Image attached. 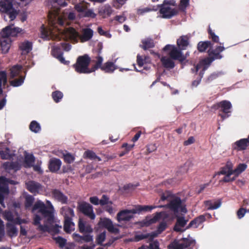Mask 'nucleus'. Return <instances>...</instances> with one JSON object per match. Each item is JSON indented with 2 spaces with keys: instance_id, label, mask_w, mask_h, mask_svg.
I'll list each match as a JSON object with an SVG mask.
<instances>
[{
  "instance_id": "nucleus-53",
  "label": "nucleus",
  "mask_w": 249,
  "mask_h": 249,
  "mask_svg": "<svg viewBox=\"0 0 249 249\" xmlns=\"http://www.w3.org/2000/svg\"><path fill=\"white\" fill-rule=\"evenodd\" d=\"M24 78L21 76L18 79H16L10 81V85L13 87H18L21 86L24 82Z\"/></svg>"
},
{
  "instance_id": "nucleus-12",
  "label": "nucleus",
  "mask_w": 249,
  "mask_h": 249,
  "mask_svg": "<svg viewBox=\"0 0 249 249\" xmlns=\"http://www.w3.org/2000/svg\"><path fill=\"white\" fill-rule=\"evenodd\" d=\"M89 3L86 2H82L75 5V8L79 12H82L83 16L85 17L94 18L96 14L93 10L89 9Z\"/></svg>"
},
{
  "instance_id": "nucleus-42",
  "label": "nucleus",
  "mask_w": 249,
  "mask_h": 249,
  "mask_svg": "<svg viewBox=\"0 0 249 249\" xmlns=\"http://www.w3.org/2000/svg\"><path fill=\"white\" fill-rule=\"evenodd\" d=\"M35 160V157L32 154L26 155L24 159L25 167H30L32 166Z\"/></svg>"
},
{
  "instance_id": "nucleus-64",
  "label": "nucleus",
  "mask_w": 249,
  "mask_h": 249,
  "mask_svg": "<svg viewBox=\"0 0 249 249\" xmlns=\"http://www.w3.org/2000/svg\"><path fill=\"white\" fill-rule=\"evenodd\" d=\"M147 247L148 249H160L159 247V243L157 240L150 243Z\"/></svg>"
},
{
  "instance_id": "nucleus-39",
  "label": "nucleus",
  "mask_w": 249,
  "mask_h": 249,
  "mask_svg": "<svg viewBox=\"0 0 249 249\" xmlns=\"http://www.w3.org/2000/svg\"><path fill=\"white\" fill-rule=\"evenodd\" d=\"M84 158L91 160H97L98 161L101 160V159L97 156L93 151L91 150L86 151L84 154Z\"/></svg>"
},
{
  "instance_id": "nucleus-48",
  "label": "nucleus",
  "mask_w": 249,
  "mask_h": 249,
  "mask_svg": "<svg viewBox=\"0 0 249 249\" xmlns=\"http://www.w3.org/2000/svg\"><path fill=\"white\" fill-rule=\"evenodd\" d=\"M10 149L6 148L5 151H0V157L3 160H10L12 158V155L10 154Z\"/></svg>"
},
{
  "instance_id": "nucleus-49",
  "label": "nucleus",
  "mask_w": 249,
  "mask_h": 249,
  "mask_svg": "<svg viewBox=\"0 0 249 249\" xmlns=\"http://www.w3.org/2000/svg\"><path fill=\"white\" fill-rule=\"evenodd\" d=\"M63 159L65 162L71 164L74 161L75 157L71 153H67L66 154H63Z\"/></svg>"
},
{
  "instance_id": "nucleus-5",
  "label": "nucleus",
  "mask_w": 249,
  "mask_h": 249,
  "mask_svg": "<svg viewBox=\"0 0 249 249\" xmlns=\"http://www.w3.org/2000/svg\"><path fill=\"white\" fill-rule=\"evenodd\" d=\"M63 31L65 34V37L74 42H77L78 38L81 42L88 41L92 38L93 34V31L88 28L83 29L81 35L72 27L65 28Z\"/></svg>"
},
{
  "instance_id": "nucleus-30",
  "label": "nucleus",
  "mask_w": 249,
  "mask_h": 249,
  "mask_svg": "<svg viewBox=\"0 0 249 249\" xmlns=\"http://www.w3.org/2000/svg\"><path fill=\"white\" fill-rule=\"evenodd\" d=\"M112 11L113 10L110 6L105 5L99 9V14L103 18H106L109 17L112 14Z\"/></svg>"
},
{
  "instance_id": "nucleus-2",
  "label": "nucleus",
  "mask_w": 249,
  "mask_h": 249,
  "mask_svg": "<svg viewBox=\"0 0 249 249\" xmlns=\"http://www.w3.org/2000/svg\"><path fill=\"white\" fill-rule=\"evenodd\" d=\"M13 26L11 23L3 29L0 32V44L3 53H7L10 48L11 40L9 36H15L22 31L21 28L14 27Z\"/></svg>"
},
{
  "instance_id": "nucleus-38",
  "label": "nucleus",
  "mask_w": 249,
  "mask_h": 249,
  "mask_svg": "<svg viewBox=\"0 0 249 249\" xmlns=\"http://www.w3.org/2000/svg\"><path fill=\"white\" fill-rule=\"evenodd\" d=\"M142 42V45H141L140 47L145 50L153 48L154 46L153 40L149 38L143 39Z\"/></svg>"
},
{
  "instance_id": "nucleus-50",
  "label": "nucleus",
  "mask_w": 249,
  "mask_h": 249,
  "mask_svg": "<svg viewBox=\"0 0 249 249\" xmlns=\"http://www.w3.org/2000/svg\"><path fill=\"white\" fill-rule=\"evenodd\" d=\"M108 204H112V202L109 200V198L107 196L103 195L100 199L99 204L102 206H104Z\"/></svg>"
},
{
  "instance_id": "nucleus-55",
  "label": "nucleus",
  "mask_w": 249,
  "mask_h": 249,
  "mask_svg": "<svg viewBox=\"0 0 249 249\" xmlns=\"http://www.w3.org/2000/svg\"><path fill=\"white\" fill-rule=\"evenodd\" d=\"M149 233H146V234H136L134 236V239L131 240V241H134V242H139L142 240L146 239L149 238Z\"/></svg>"
},
{
  "instance_id": "nucleus-57",
  "label": "nucleus",
  "mask_w": 249,
  "mask_h": 249,
  "mask_svg": "<svg viewBox=\"0 0 249 249\" xmlns=\"http://www.w3.org/2000/svg\"><path fill=\"white\" fill-rule=\"evenodd\" d=\"M91 59L90 57L87 54L82 56H79L76 62H90Z\"/></svg>"
},
{
  "instance_id": "nucleus-16",
  "label": "nucleus",
  "mask_w": 249,
  "mask_h": 249,
  "mask_svg": "<svg viewBox=\"0 0 249 249\" xmlns=\"http://www.w3.org/2000/svg\"><path fill=\"white\" fill-rule=\"evenodd\" d=\"M149 64V63H133L131 65L130 68H126L123 69L126 71L134 70L137 71L145 73L146 71H149L150 69V67L148 66Z\"/></svg>"
},
{
  "instance_id": "nucleus-28",
  "label": "nucleus",
  "mask_w": 249,
  "mask_h": 249,
  "mask_svg": "<svg viewBox=\"0 0 249 249\" xmlns=\"http://www.w3.org/2000/svg\"><path fill=\"white\" fill-rule=\"evenodd\" d=\"M157 208V206H148V205H138L135 206L134 208V212L136 213H140L142 212H150L153 209Z\"/></svg>"
},
{
  "instance_id": "nucleus-44",
  "label": "nucleus",
  "mask_w": 249,
  "mask_h": 249,
  "mask_svg": "<svg viewBox=\"0 0 249 249\" xmlns=\"http://www.w3.org/2000/svg\"><path fill=\"white\" fill-rule=\"evenodd\" d=\"M29 128L32 131L35 133L38 132L41 129L40 124L36 121H33L31 122Z\"/></svg>"
},
{
  "instance_id": "nucleus-35",
  "label": "nucleus",
  "mask_w": 249,
  "mask_h": 249,
  "mask_svg": "<svg viewBox=\"0 0 249 249\" xmlns=\"http://www.w3.org/2000/svg\"><path fill=\"white\" fill-rule=\"evenodd\" d=\"M19 48L22 51V54H27L32 50V44L29 41L22 42L19 45Z\"/></svg>"
},
{
  "instance_id": "nucleus-10",
  "label": "nucleus",
  "mask_w": 249,
  "mask_h": 249,
  "mask_svg": "<svg viewBox=\"0 0 249 249\" xmlns=\"http://www.w3.org/2000/svg\"><path fill=\"white\" fill-rule=\"evenodd\" d=\"M211 63H197L194 65V68L191 69L193 73H197L199 70V75L196 80H194L191 84L192 88L197 87L200 83L205 71L209 67Z\"/></svg>"
},
{
  "instance_id": "nucleus-63",
  "label": "nucleus",
  "mask_w": 249,
  "mask_h": 249,
  "mask_svg": "<svg viewBox=\"0 0 249 249\" xmlns=\"http://www.w3.org/2000/svg\"><path fill=\"white\" fill-rule=\"evenodd\" d=\"M167 227V224L164 222H162L160 223L158 227L157 231L158 233H161L162 231L165 230Z\"/></svg>"
},
{
  "instance_id": "nucleus-25",
  "label": "nucleus",
  "mask_w": 249,
  "mask_h": 249,
  "mask_svg": "<svg viewBox=\"0 0 249 249\" xmlns=\"http://www.w3.org/2000/svg\"><path fill=\"white\" fill-rule=\"evenodd\" d=\"M3 166L5 170L17 171L20 169L21 165L18 161H7L3 163Z\"/></svg>"
},
{
  "instance_id": "nucleus-3",
  "label": "nucleus",
  "mask_w": 249,
  "mask_h": 249,
  "mask_svg": "<svg viewBox=\"0 0 249 249\" xmlns=\"http://www.w3.org/2000/svg\"><path fill=\"white\" fill-rule=\"evenodd\" d=\"M46 204L47 205L41 200H37L33 205L32 212L33 213L38 210V213L46 219L47 223L52 224L54 222V209L50 201L47 200Z\"/></svg>"
},
{
  "instance_id": "nucleus-18",
  "label": "nucleus",
  "mask_w": 249,
  "mask_h": 249,
  "mask_svg": "<svg viewBox=\"0 0 249 249\" xmlns=\"http://www.w3.org/2000/svg\"><path fill=\"white\" fill-rule=\"evenodd\" d=\"M98 225L106 228L110 232L116 233L119 231L117 228L114 227L111 220L108 218L101 219L98 223Z\"/></svg>"
},
{
  "instance_id": "nucleus-20",
  "label": "nucleus",
  "mask_w": 249,
  "mask_h": 249,
  "mask_svg": "<svg viewBox=\"0 0 249 249\" xmlns=\"http://www.w3.org/2000/svg\"><path fill=\"white\" fill-rule=\"evenodd\" d=\"M182 204L181 200L179 197H176L171 200L168 204V208L174 213H178Z\"/></svg>"
},
{
  "instance_id": "nucleus-33",
  "label": "nucleus",
  "mask_w": 249,
  "mask_h": 249,
  "mask_svg": "<svg viewBox=\"0 0 249 249\" xmlns=\"http://www.w3.org/2000/svg\"><path fill=\"white\" fill-rule=\"evenodd\" d=\"M187 222V220L184 219V217H178L177 219V223L175 225L174 230L176 231H181V228L184 227Z\"/></svg>"
},
{
  "instance_id": "nucleus-21",
  "label": "nucleus",
  "mask_w": 249,
  "mask_h": 249,
  "mask_svg": "<svg viewBox=\"0 0 249 249\" xmlns=\"http://www.w3.org/2000/svg\"><path fill=\"white\" fill-rule=\"evenodd\" d=\"M27 190L32 193H38L42 190V185L35 181H29L26 183Z\"/></svg>"
},
{
  "instance_id": "nucleus-19",
  "label": "nucleus",
  "mask_w": 249,
  "mask_h": 249,
  "mask_svg": "<svg viewBox=\"0 0 249 249\" xmlns=\"http://www.w3.org/2000/svg\"><path fill=\"white\" fill-rule=\"evenodd\" d=\"M249 145V139H241L234 143L233 148L237 151H242L247 149Z\"/></svg>"
},
{
  "instance_id": "nucleus-58",
  "label": "nucleus",
  "mask_w": 249,
  "mask_h": 249,
  "mask_svg": "<svg viewBox=\"0 0 249 249\" xmlns=\"http://www.w3.org/2000/svg\"><path fill=\"white\" fill-rule=\"evenodd\" d=\"M204 203L205 207H207V209L208 210H215L219 208V204L215 206V207H213V202L212 200L205 201Z\"/></svg>"
},
{
  "instance_id": "nucleus-24",
  "label": "nucleus",
  "mask_w": 249,
  "mask_h": 249,
  "mask_svg": "<svg viewBox=\"0 0 249 249\" xmlns=\"http://www.w3.org/2000/svg\"><path fill=\"white\" fill-rule=\"evenodd\" d=\"M206 220V218L204 215H200L194 219L192 220L188 226L187 229H189L191 227L195 228H197L200 224L203 223Z\"/></svg>"
},
{
  "instance_id": "nucleus-23",
  "label": "nucleus",
  "mask_w": 249,
  "mask_h": 249,
  "mask_svg": "<svg viewBox=\"0 0 249 249\" xmlns=\"http://www.w3.org/2000/svg\"><path fill=\"white\" fill-rule=\"evenodd\" d=\"M61 164L62 162L60 160L53 158L50 160L49 169L52 172H56L59 170Z\"/></svg>"
},
{
  "instance_id": "nucleus-29",
  "label": "nucleus",
  "mask_w": 249,
  "mask_h": 249,
  "mask_svg": "<svg viewBox=\"0 0 249 249\" xmlns=\"http://www.w3.org/2000/svg\"><path fill=\"white\" fill-rule=\"evenodd\" d=\"M61 213L63 215L64 219L67 218L72 219L74 216V211L69 207H63L61 209Z\"/></svg>"
},
{
  "instance_id": "nucleus-7",
  "label": "nucleus",
  "mask_w": 249,
  "mask_h": 249,
  "mask_svg": "<svg viewBox=\"0 0 249 249\" xmlns=\"http://www.w3.org/2000/svg\"><path fill=\"white\" fill-rule=\"evenodd\" d=\"M195 244V240L189 235L187 238L174 240L168 246V249H190L191 246H194Z\"/></svg>"
},
{
  "instance_id": "nucleus-13",
  "label": "nucleus",
  "mask_w": 249,
  "mask_h": 249,
  "mask_svg": "<svg viewBox=\"0 0 249 249\" xmlns=\"http://www.w3.org/2000/svg\"><path fill=\"white\" fill-rule=\"evenodd\" d=\"M89 64L90 63H75L73 65V67L77 72L84 73H90L98 69V67L103 63H95V65L92 67L91 69L89 67Z\"/></svg>"
},
{
  "instance_id": "nucleus-26",
  "label": "nucleus",
  "mask_w": 249,
  "mask_h": 249,
  "mask_svg": "<svg viewBox=\"0 0 249 249\" xmlns=\"http://www.w3.org/2000/svg\"><path fill=\"white\" fill-rule=\"evenodd\" d=\"M52 55L56 58L60 62H68L65 60L64 58L62 56V53L60 48L57 46H53L51 52Z\"/></svg>"
},
{
  "instance_id": "nucleus-6",
  "label": "nucleus",
  "mask_w": 249,
  "mask_h": 249,
  "mask_svg": "<svg viewBox=\"0 0 249 249\" xmlns=\"http://www.w3.org/2000/svg\"><path fill=\"white\" fill-rule=\"evenodd\" d=\"M232 105L227 100H223L213 105L212 108L214 110H219L218 116L223 121L231 116Z\"/></svg>"
},
{
  "instance_id": "nucleus-11",
  "label": "nucleus",
  "mask_w": 249,
  "mask_h": 249,
  "mask_svg": "<svg viewBox=\"0 0 249 249\" xmlns=\"http://www.w3.org/2000/svg\"><path fill=\"white\" fill-rule=\"evenodd\" d=\"M77 208L81 213L90 219L94 220L95 218V214L93 212V207L90 204L83 201L78 203Z\"/></svg>"
},
{
  "instance_id": "nucleus-41",
  "label": "nucleus",
  "mask_w": 249,
  "mask_h": 249,
  "mask_svg": "<svg viewBox=\"0 0 249 249\" xmlns=\"http://www.w3.org/2000/svg\"><path fill=\"white\" fill-rule=\"evenodd\" d=\"M161 216V214L160 213H157L156 215L152 218L149 220H144L142 222V225L148 227L149 226L152 224L155 223L157 222V221L160 219Z\"/></svg>"
},
{
  "instance_id": "nucleus-1",
  "label": "nucleus",
  "mask_w": 249,
  "mask_h": 249,
  "mask_svg": "<svg viewBox=\"0 0 249 249\" xmlns=\"http://www.w3.org/2000/svg\"><path fill=\"white\" fill-rule=\"evenodd\" d=\"M75 18V15L73 12H64L60 15L58 8L50 10L48 16V23L50 27L48 29L42 25L40 30L41 37L46 39H53L56 36L55 34L56 32L65 36L63 29L68 28L65 27L68 23L67 19L73 20Z\"/></svg>"
},
{
  "instance_id": "nucleus-43",
  "label": "nucleus",
  "mask_w": 249,
  "mask_h": 249,
  "mask_svg": "<svg viewBox=\"0 0 249 249\" xmlns=\"http://www.w3.org/2000/svg\"><path fill=\"white\" fill-rule=\"evenodd\" d=\"M35 201V198L31 195H28L25 197L24 206L26 209H28L33 206Z\"/></svg>"
},
{
  "instance_id": "nucleus-45",
  "label": "nucleus",
  "mask_w": 249,
  "mask_h": 249,
  "mask_svg": "<svg viewBox=\"0 0 249 249\" xmlns=\"http://www.w3.org/2000/svg\"><path fill=\"white\" fill-rule=\"evenodd\" d=\"M52 96L55 103H58L60 101L63 97V94L62 92L59 90H56L53 92Z\"/></svg>"
},
{
  "instance_id": "nucleus-34",
  "label": "nucleus",
  "mask_w": 249,
  "mask_h": 249,
  "mask_svg": "<svg viewBox=\"0 0 249 249\" xmlns=\"http://www.w3.org/2000/svg\"><path fill=\"white\" fill-rule=\"evenodd\" d=\"M98 68H100L106 72H112L117 69V67L114 65V63H103L98 67Z\"/></svg>"
},
{
  "instance_id": "nucleus-27",
  "label": "nucleus",
  "mask_w": 249,
  "mask_h": 249,
  "mask_svg": "<svg viewBox=\"0 0 249 249\" xmlns=\"http://www.w3.org/2000/svg\"><path fill=\"white\" fill-rule=\"evenodd\" d=\"M78 228L80 232L90 233L93 232V229L89 225H86L81 219L78 222Z\"/></svg>"
},
{
  "instance_id": "nucleus-4",
  "label": "nucleus",
  "mask_w": 249,
  "mask_h": 249,
  "mask_svg": "<svg viewBox=\"0 0 249 249\" xmlns=\"http://www.w3.org/2000/svg\"><path fill=\"white\" fill-rule=\"evenodd\" d=\"M166 52L168 57H162L161 58V62H172L171 60L178 61L182 62L185 61L189 53L187 52L183 53L181 49L177 46L172 45H166L163 49Z\"/></svg>"
},
{
  "instance_id": "nucleus-31",
  "label": "nucleus",
  "mask_w": 249,
  "mask_h": 249,
  "mask_svg": "<svg viewBox=\"0 0 249 249\" xmlns=\"http://www.w3.org/2000/svg\"><path fill=\"white\" fill-rule=\"evenodd\" d=\"M74 223L72 221V219L67 218L64 219V231L67 233H70L74 230Z\"/></svg>"
},
{
  "instance_id": "nucleus-51",
  "label": "nucleus",
  "mask_w": 249,
  "mask_h": 249,
  "mask_svg": "<svg viewBox=\"0 0 249 249\" xmlns=\"http://www.w3.org/2000/svg\"><path fill=\"white\" fill-rule=\"evenodd\" d=\"M222 73L220 72H213L210 74L205 80V83H210L218 77Z\"/></svg>"
},
{
  "instance_id": "nucleus-8",
  "label": "nucleus",
  "mask_w": 249,
  "mask_h": 249,
  "mask_svg": "<svg viewBox=\"0 0 249 249\" xmlns=\"http://www.w3.org/2000/svg\"><path fill=\"white\" fill-rule=\"evenodd\" d=\"M0 11L5 13L3 16L4 19L7 20L10 19L13 20L18 14L16 10L12 8V0H3L0 1Z\"/></svg>"
},
{
  "instance_id": "nucleus-52",
  "label": "nucleus",
  "mask_w": 249,
  "mask_h": 249,
  "mask_svg": "<svg viewBox=\"0 0 249 249\" xmlns=\"http://www.w3.org/2000/svg\"><path fill=\"white\" fill-rule=\"evenodd\" d=\"M56 244L59 245L60 248H63L66 245L67 240L61 236H58L54 238Z\"/></svg>"
},
{
  "instance_id": "nucleus-15",
  "label": "nucleus",
  "mask_w": 249,
  "mask_h": 249,
  "mask_svg": "<svg viewBox=\"0 0 249 249\" xmlns=\"http://www.w3.org/2000/svg\"><path fill=\"white\" fill-rule=\"evenodd\" d=\"M160 12L162 18H170L178 13L177 9L172 8L168 5L164 3L160 5Z\"/></svg>"
},
{
  "instance_id": "nucleus-17",
  "label": "nucleus",
  "mask_w": 249,
  "mask_h": 249,
  "mask_svg": "<svg viewBox=\"0 0 249 249\" xmlns=\"http://www.w3.org/2000/svg\"><path fill=\"white\" fill-rule=\"evenodd\" d=\"M52 194L54 199L58 202H60L62 204L68 203L69 201L68 197L59 190L53 189L52 191Z\"/></svg>"
},
{
  "instance_id": "nucleus-36",
  "label": "nucleus",
  "mask_w": 249,
  "mask_h": 249,
  "mask_svg": "<svg viewBox=\"0 0 249 249\" xmlns=\"http://www.w3.org/2000/svg\"><path fill=\"white\" fill-rule=\"evenodd\" d=\"M22 66L19 65H16L13 66L10 69V77L11 79H13L15 77L19 75L21 72Z\"/></svg>"
},
{
  "instance_id": "nucleus-46",
  "label": "nucleus",
  "mask_w": 249,
  "mask_h": 249,
  "mask_svg": "<svg viewBox=\"0 0 249 249\" xmlns=\"http://www.w3.org/2000/svg\"><path fill=\"white\" fill-rule=\"evenodd\" d=\"M7 83V74L5 71H0V86L2 87V85L3 88L6 86Z\"/></svg>"
},
{
  "instance_id": "nucleus-22",
  "label": "nucleus",
  "mask_w": 249,
  "mask_h": 249,
  "mask_svg": "<svg viewBox=\"0 0 249 249\" xmlns=\"http://www.w3.org/2000/svg\"><path fill=\"white\" fill-rule=\"evenodd\" d=\"M189 36H182L177 41V47L182 50L186 49L189 44Z\"/></svg>"
},
{
  "instance_id": "nucleus-9",
  "label": "nucleus",
  "mask_w": 249,
  "mask_h": 249,
  "mask_svg": "<svg viewBox=\"0 0 249 249\" xmlns=\"http://www.w3.org/2000/svg\"><path fill=\"white\" fill-rule=\"evenodd\" d=\"M233 164L231 160H228L225 165L221 167L217 174L225 175L221 181L225 183L231 182L235 180V177H231L233 175Z\"/></svg>"
},
{
  "instance_id": "nucleus-47",
  "label": "nucleus",
  "mask_w": 249,
  "mask_h": 249,
  "mask_svg": "<svg viewBox=\"0 0 249 249\" xmlns=\"http://www.w3.org/2000/svg\"><path fill=\"white\" fill-rule=\"evenodd\" d=\"M211 45L210 41L200 42L197 45V49L199 52H203Z\"/></svg>"
},
{
  "instance_id": "nucleus-40",
  "label": "nucleus",
  "mask_w": 249,
  "mask_h": 249,
  "mask_svg": "<svg viewBox=\"0 0 249 249\" xmlns=\"http://www.w3.org/2000/svg\"><path fill=\"white\" fill-rule=\"evenodd\" d=\"M161 216V214L160 213H157L156 215L152 218L149 220H144L142 222V225L148 227L149 226L152 224L155 223L157 222V221L160 219Z\"/></svg>"
},
{
  "instance_id": "nucleus-56",
  "label": "nucleus",
  "mask_w": 249,
  "mask_h": 249,
  "mask_svg": "<svg viewBox=\"0 0 249 249\" xmlns=\"http://www.w3.org/2000/svg\"><path fill=\"white\" fill-rule=\"evenodd\" d=\"M76 236L81 239L82 243L83 241L88 243L93 241V236L89 234L83 236L80 235H77Z\"/></svg>"
},
{
  "instance_id": "nucleus-14",
  "label": "nucleus",
  "mask_w": 249,
  "mask_h": 249,
  "mask_svg": "<svg viewBox=\"0 0 249 249\" xmlns=\"http://www.w3.org/2000/svg\"><path fill=\"white\" fill-rule=\"evenodd\" d=\"M133 214H135V212H134L133 209L131 210L124 209L121 210L117 214V220L119 222L129 221L134 217Z\"/></svg>"
},
{
  "instance_id": "nucleus-60",
  "label": "nucleus",
  "mask_w": 249,
  "mask_h": 249,
  "mask_svg": "<svg viewBox=\"0 0 249 249\" xmlns=\"http://www.w3.org/2000/svg\"><path fill=\"white\" fill-rule=\"evenodd\" d=\"M106 232H103L99 234L97 237V242L98 245H103V242L106 239Z\"/></svg>"
},
{
  "instance_id": "nucleus-61",
  "label": "nucleus",
  "mask_w": 249,
  "mask_h": 249,
  "mask_svg": "<svg viewBox=\"0 0 249 249\" xmlns=\"http://www.w3.org/2000/svg\"><path fill=\"white\" fill-rule=\"evenodd\" d=\"M9 192V190H6L5 188H1L0 190V204L1 205H3L4 203V195L8 194Z\"/></svg>"
},
{
  "instance_id": "nucleus-32",
  "label": "nucleus",
  "mask_w": 249,
  "mask_h": 249,
  "mask_svg": "<svg viewBox=\"0 0 249 249\" xmlns=\"http://www.w3.org/2000/svg\"><path fill=\"white\" fill-rule=\"evenodd\" d=\"M6 227L7 234L9 237L12 238L17 236L18 231L14 225L12 223H7L6 224Z\"/></svg>"
},
{
  "instance_id": "nucleus-59",
  "label": "nucleus",
  "mask_w": 249,
  "mask_h": 249,
  "mask_svg": "<svg viewBox=\"0 0 249 249\" xmlns=\"http://www.w3.org/2000/svg\"><path fill=\"white\" fill-rule=\"evenodd\" d=\"M175 63H160L161 66H159V69L160 68L163 69V72H164L165 69L170 70L174 68L175 66Z\"/></svg>"
},
{
  "instance_id": "nucleus-37",
  "label": "nucleus",
  "mask_w": 249,
  "mask_h": 249,
  "mask_svg": "<svg viewBox=\"0 0 249 249\" xmlns=\"http://www.w3.org/2000/svg\"><path fill=\"white\" fill-rule=\"evenodd\" d=\"M247 165L245 163H240L238 165L236 168L233 169V177H235V180L241 174L244 172L247 168Z\"/></svg>"
},
{
  "instance_id": "nucleus-54",
  "label": "nucleus",
  "mask_w": 249,
  "mask_h": 249,
  "mask_svg": "<svg viewBox=\"0 0 249 249\" xmlns=\"http://www.w3.org/2000/svg\"><path fill=\"white\" fill-rule=\"evenodd\" d=\"M222 55L215 50L209 53V58L210 61H213L217 59H220L222 58Z\"/></svg>"
},
{
  "instance_id": "nucleus-62",
  "label": "nucleus",
  "mask_w": 249,
  "mask_h": 249,
  "mask_svg": "<svg viewBox=\"0 0 249 249\" xmlns=\"http://www.w3.org/2000/svg\"><path fill=\"white\" fill-rule=\"evenodd\" d=\"M247 211H248L246 209L243 208L242 207L240 208L237 212V215L238 218L239 219H241L243 218Z\"/></svg>"
}]
</instances>
